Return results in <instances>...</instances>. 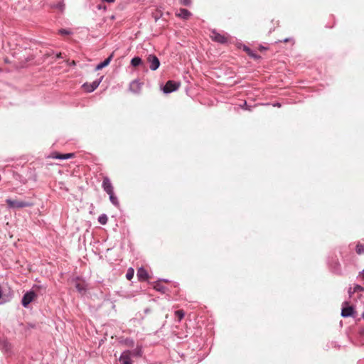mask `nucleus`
I'll list each match as a JSON object with an SVG mask.
<instances>
[{"label": "nucleus", "mask_w": 364, "mask_h": 364, "mask_svg": "<svg viewBox=\"0 0 364 364\" xmlns=\"http://www.w3.org/2000/svg\"><path fill=\"white\" fill-rule=\"evenodd\" d=\"M59 32H60V33H61L63 35H68V34H70V31H68V30H65V29H62Z\"/></svg>", "instance_id": "nucleus-28"}, {"label": "nucleus", "mask_w": 364, "mask_h": 364, "mask_svg": "<svg viewBox=\"0 0 364 364\" xmlns=\"http://www.w3.org/2000/svg\"><path fill=\"white\" fill-rule=\"evenodd\" d=\"M107 216L105 214H102L98 218V221L102 225H105L107 222Z\"/></svg>", "instance_id": "nucleus-19"}, {"label": "nucleus", "mask_w": 364, "mask_h": 364, "mask_svg": "<svg viewBox=\"0 0 364 364\" xmlns=\"http://www.w3.org/2000/svg\"><path fill=\"white\" fill-rule=\"evenodd\" d=\"M141 63H142V60L139 57H134L131 60V64L134 67H136V66L139 65Z\"/></svg>", "instance_id": "nucleus-16"}, {"label": "nucleus", "mask_w": 364, "mask_h": 364, "mask_svg": "<svg viewBox=\"0 0 364 364\" xmlns=\"http://www.w3.org/2000/svg\"><path fill=\"white\" fill-rule=\"evenodd\" d=\"M75 156V154L69 153V154H59L58 152L52 153L49 157L56 159H72Z\"/></svg>", "instance_id": "nucleus-10"}, {"label": "nucleus", "mask_w": 364, "mask_h": 364, "mask_svg": "<svg viewBox=\"0 0 364 364\" xmlns=\"http://www.w3.org/2000/svg\"><path fill=\"white\" fill-rule=\"evenodd\" d=\"M180 86L179 83H176L172 80H168L164 87V92L169 93L176 91Z\"/></svg>", "instance_id": "nucleus-5"}, {"label": "nucleus", "mask_w": 364, "mask_h": 364, "mask_svg": "<svg viewBox=\"0 0 364 364\" xmlns=\"http://www.w3.org/2000/svg\"><path fill=\"white\" fill-rule=\"evenodd\" d=\"M136 87L137 89L139 88V83L138 82L134 81L130 85V89L134 90V87Z\"/></svg>", "instance_id": "nucleus-25"}, {"label": "nucleus", "mask_w": 364, "mask_h": 364, "mask_svg": "<svg viewBox=\"0 0 364 364\" xmlns=\"http://www.w3.org/2000/svg\"><path fill=\"white\" fill-rule=\"evenodd\" d=\"M74 282L75 287L77 289V290L80 294H84L86 291V284L85 282L80 280L79 279H76Z\"/></svg>", "instance_id": "nucleus-11"}, {"label": "nucleus", "mask_w": 364, "mask_h": 364, "mask_svg": "<svg viewBox=\"0 0 364 364\" xmlns=\"http://www.w3.org/2000/svg\"><path fill=\"white\" fill-rule=\"evenodd\" d=\"M134 270L133 268H129L128 270H127V272L126 274V278L128 279V280H131L133 277H134Z\"/></svg>", "instance_id": "nucleus-20"}, {"label": "nucleus", "mask_w": 364, "mask_h": 364, "mask_svg": "<svg viewBox=\"0 0 364 364\" xmlns=\"http://www.w3.org/2000/svg\"><path fill=\"white\" fill-rule=\"evenodd\" d=\"M289 41H290V38H285L284 40V42H285V43L289 42Z\"/></svg>", "instance_id": "nucleus-35"}, {"label": "nucleus", "mask_w": 364, "mask_h": 364, "mask_svg": "<svg viewBox=\"0 0 364 364\" xmlns=\"http://www.w3.org/2000/svg\"><path fill=\"white\" fill-rule=\"evenodd\" d=\"M4 346L6 348V350H9L10 345L8 343H5Z\"/></svg>", "instance_id": "nucleus-33"}, {"label": "nucleus", "mask_w": 364, "mask_h": 364, "mask_svg": "<svg viewBox=\"0 0 364 364\" xmlns=\"http://www.w3.org/2000/svg\"><path fill=\"white\" fill-rule=\"evenodd\" d=\"M137 277L140 281L147 280L149 278V275L146 270L142 267L139 268L137 270Z\"/></svg>", "instance_id": "nucleus-12"}, {"label": "nucleus", "mask_w": 364, "mask_h": 364, "mask_svg": "<svg viewBox=\"0 0 364 364\" xmlns=\"http://www.w3.org/2000/svg\"><path fill=\"white\" fill-rule=\"evenodd\" d=\"M360 276L364 279V269L360 273Z\"/></svg>", "instance_id": "nucleus-32"}, {"label": "nucleus", "mask_w": 364, "mask_h": 364, "mask_svg": "<svg viewBox=\"0 0 364 364\" xmlns=\"http://www.w3.org/2000/svg\"><path fill=\"white\" fill-rule=\"evenodd\" d=\"M147 62L149 63V68L152 70H156L160 65L159 58L154 55H149L147 57Z\"/></svg>", "instance_id": "nucleus-4"}, {"label": "nucleus", "mask_w": 364, "mask_h": 364, "mask_svg": "<svg viewBox=\"0 0 364 364\" xmlns=\"http://www.w3.org/2000/svg\"><path fill=\"white\" fill-rule=\"evenodd\" d=\"M243 50L246 52V53L250 56L251 58H252L253 59H259L260 58V56L258 55L257 54H256L255 52H253L250 48H249L248 47L244 46L243 47Z\"/></svg>", "instance_id": "nucleus-15"}, {"label": "nucleus", "mask_w": 364, "mask_h": 364, "mask_svg": "<svg viewBox=\"0 0 364 364\" xmlns=\"http://www.w3.org/2000/svg\"><path fill=\"white\" fill-rule=\"evenodd\" d=\"M154 288H155V289H156L157 291H164V287H162L161 285H160L159 284H157L156 285H155Z\"/></svg>", "instance_id": "nucleus-26"}, {"label": "nucleus", "mask_w": 364, "mask_h": 364, "mask_svg": "<svg viewBox=\"0 0 364 364\" xmlns=\"http://www.w3.org/2000/svg\"><path fill=\"white\" fill-rule=\"evenodd\" d=\"M210 38L213 41L220 43H225L228 42V37L222 35L219 33L213 31L210 35Z\"/></svg>", "instance_id": "nucleus-7"}, {"label": "nucleus", "mask_w": 364, "mask_h": 364, "mask_svg": "<svg viewBox=\"0 0 364 364\" xmlns=\"http://www.w3.org/2000/svg\"><path fill=\"white\" fill-rule=\"evenodd\" d=\"M364 289L360 286V285H355L353 288V292L358 291H363Z\"/></svg>", "instance_id": "nucleus-27"}, {"label": "nucleus", "mask_w": 364, "mask_h": 364, "mask_svg": "<svg viewBox=\"0 0 364 364\" xmlns=\"http://www.w3.org/2000/svg\"><path fill=\"white\" fill-rule=\"evenodd\" d=\"M105 1L108 3H113V2H114L115 0H105Z\"/></svg>", "instance_id": "nucleus-34"}, {"label": "nucleus", "mask_w": 364, "mask_h": 364, "mask_svg": "<svg viewBox=\"0 0 364 364\" xmlns=\"http://www.w3.org/2000/svg\"><path fill=\"white\" fill-rule=\"evenodd\" d=\"M104 67L103 65H102V63H100V64H98L97 66H96V70H101Z\"/></svg>", "instance_id": "nucleus-29"}, {"label": "nucleus", "mask_w": 364, "mask_h": 364, "mask_svg": "<svg viewBox=\"0 0 364 364\" xmlns=\"http://www.w3.org/2000/svg\"><path fill=\"white\" fill-rule=\"evenodd\" d=\"M136 355V356H141V348H136L134 350L131 352V355Z\"/></svg>", "instance_id": "nucleus-23"}, {"label": "nucleus", "mask_w": 364, "mask_h": 364, "mask_svg": "<svg viewBox=\"0 0 364 364\" xmlns=\"http://www.w3.org/2000/svg\"><path fill=\"white\" fill-rule=\"evenodd\" d=\"M265 49H266V48H265L264 47H263V46H260V47H259V50H265Z\"/></svg>", "instance_id": "nucleus-36"}, {"label": "nucleus", "mask_w": 364, "mask_h": 364, "mask_svg": "<svg viewBox=\"0 0 364 364\" xmlns=\"http://www.w3.org/2000/svg\"><path fill=\"white\" fill-rule=\"evenodd\" d=\"M185 313L183 310H177L175 311V316L178 321H180L184 317Z\"/></svg>", "instance_id": "nucleus-17"}, {"label": "nucleus", "mask_w": 364, "mask_h": 364, "mask_svg": "<svg viewBox=\"0 0 364 364\" xmlns=\"http://www.w3.org/2000/svg\"><path fill=\"white\" fill-rule=\"evenodd\" d=\"M113 56H114V53H112L107 59H105L103 62L101 63L104 68L107 66L109 64Z\"/></svg>", "instance_id": "nucleus-21"}, {"label": "nucleus", "mask_w": 364, "mask_h": 364, "mask_svg": "<svg viewBox=\"0 0 364 364\" xmlns=\"http://www.w3.org/2000/svg\"><path fill=\"white\" fill-rule=\"evenodd\" d=\"M355 252L358 255H362L364 253V245L358 243L356 245Z\"/></svg>", "instance_id": "nucleus-18"}, {"label": "nucleus", "mask_w": 364, "mask_h": 364, "mask_svg": "<svg viewBox=\"0 0 364 364\" xmlns=\"http://www.w3.org/2000/svg\"><path fill=\"white\" fill-rule=\"evenodd\" d=\"M102 188L107 194H111L114 192V188L111 181L107 176L103 178Z\"/></svg>", "instance_id": "nucleus-9"}, {"label": "nucleus", "mask_w": 364, "mask_h": 364, "mask_svg": "<svg viewBox=\"0 0 364 364\" xmlns=\"http://www.w3.org/2000/svg\"><path fill=\"white\" fill-rule=\"evenodd\" d=\"M279 26V21L274 19H265L261 23V29L267 34H270L277 27Z\"/></svg>", "instance_id": "nucleus-1"}, {"label": "nucleus", "mask_w": 364, "mask_h": 364, "mask_svg": "<svg viewBox=\"0 0 364 364\" xmlns=\"http://www.w3.org/2000/svg\"><path fill=\"white\" fill-rule=\"evenodd\" d=\"M176 16L183 19H188L191 16V13L186 9H180L179 11L176 13Z\"/></svg>", "instance_id": "nucleus-13"}, {"label": "nucleus", "mask_w": 364, "mask_h": 364, "mask_svg": "<svg viewBox=\"0 0 364 364\" xmlns=\"http://www.w3.org/2000/svg\"><path fill=\"white\" fill-rule=\"evenodd\" d=\"M100 81H94L90 85L85 84L83 86L86 88V90L89 92L94 91L100 85Z\"/></svg>", "instance_id": "nucleus-14"}, {"label": "nucleus", "mask_w": 364, "mask_h": 364, "mask_svg": "<svg viewBox=\"0 0 364 364\" xmlns=\"http://www.w3.org/2000/svg\"><path fill=\"white\" fill-rule=\"evenodd\" d=\"M341 311V316L343 317L353 316L355 314L354 308L352 306H349L348 302H345Z\"/></svg>", "instance_id": "nucleus-6"}, {"label": "nucleus", "mask_w": 364, "mask_h": 364, "mask_svg": "<svg viewBox=\"0 0 364 364\" xmlns=\"http://www.w3.org/2000/svg\"><path fill=\"white\" fill-rule=\"evenodd\" d=\"M108 195L109 196V199H110L111 202L114 205H117L118 204V200H117V197H115L114 196V192H112V193L108 194Z\"/></svg>", "instance_id": "nucleus-22"}, {"label": "nucleus", "mask_w": 364, "mask_h": 364, "mask_svg": "<svg viewBox=\"0 0 364 364\" xmlns=\"http://www.w3.org/2000/svg\"><path fill=\"white\" fill-rule=\"evenodd\" d=\"M120 364H132L131 360V351L126 350L123 352L119 359Z\"/></svg>", "instance_id": "nucleus-8"}, {"label": "nucleus", "mask_w": 364, "mask_h": 364, "mask_svg": "<svg viewBox=\"0 0 364 364\" xmlns=\"http://www.w3.org/2000/svg\"><path fill=\"white\" fill-rule=\"evenodd\" d=\"M181 4L188 6L191 4V0H179Z\"/></svg>", "instance_id": "nucleus-24"}, {"label": "nucleus", "mask_w": 364, "mask_h": 364, "mask_svg": "<svg viewBox=\"0 0 364 364\" xmlns=\"http://www.w3.org/2000/svg\"><path fill=\"white\" fill-rule=\"evenodd\" d=\"M72 65H75V62L74 60L72 61L71 63Z\"/></svg>", "instance_id": "nucleus-38"}, {"label": "nucleus", "mask_w": 364, "mask_h": 364, "mask_svg": "<svg viewBox=\"0 0 364 364\" xmlns=\"http://www.w3.org/2000/svg\"><path fill=\"white\" fill-rule=\"evenodd\" d=\"M58 7L59 8V9H60V11H63V5L61 3H60V4L58 5Z\"/></svg>", "instance_id": "nucleus-30"}, {"label": "nucleus", "mask_w": 364, "mask_h": 364, "mask_svg": "<svg viewBox=\"0 0 364 364\" xmlns=\"http://www.w3.org/2000/svg\"><path fill=\"white\" fill-rule=\"evenodd\" d=\"M9 208H22L26 207H31L33 205L32 203L21 200L18 199H7L6 200Z\"/></svg>", "instance_id": "nucleus-2"}, {"label": "nucleus", "mask_w": 364, "mask_h": 364, "mask_svg": "<svg viewBox=\"0 0 364 364\" xmlns=\"http://www.w3.org/2000/svg\"><path fill=\"white\" fill-rule=\"evenodd\" d=\"M36 296H37L36 294L33 291L26 292L23 296L22 301H21L22 305L24 307H27L28 306V304L36 298Z\"/></svg>", "instance_id": "nucleus-3"}, {"label": "nucleus", "mask_w": 364, "mask_h": 364, "mask_svg": "<svg viewBox=\"0 0 364 364\" xmlns=\"http://www.w3.org/2000/svg\"><path fill=\"white\" fill-rule=\"evenodd\" d=\"M61 55H62L61 53H59L58 54H57L56 56H57V58H61Z\"/></svg>", "instance_id": "nucleus-37"}, {"label": "nucleus", "mask_w": 364, "mask_h": 364, "mask_svg": "<svg viewBox=\"0 0 364 364\" xmlns=\"http://www.w3.org/2000/svg\"><path fill=\"white\" fill-rule=\"evenodd\" d=\"M353 293H354V292H353V289H352V288H350V289H348V294H349V295H350V296H351Z\"/></svg>", "instance_id": "nucleus-31"}]
</instances>
